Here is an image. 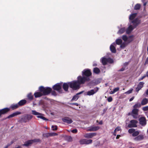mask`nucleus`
Masks as SVG:
<instances>
[{
    "instance_id": "13",
    "label": "nucleus",
    "mask_w": 148,
    "mask_h": 148,
    "mask_svg": "<svg viewBox=\"0 0 148 148\" xmlns=\"http://www.w3.org/2000/svg\"><path fill=\"white\" fill-rule=\"evenodd\" d=\"M99 129V126H92L89 127L88 128L87 130L90 132H93L96 131Z\"/></svg>"
},
{
    "instance_id": "21",
    "label": "nucleus",
    "mask_w": 148,
    "mask_h": 148,
    "mask_svg": "<svg viewBox=\"0 0 148 148\" xmlns=\"http://www.w3.org/2000/svg\"><path fill=\"white\" fill-rule=\"evenodd\" d=\"M62 120L64 122L69 124L73 122L72 120L68 117H66L63 119Z\"/></svg>"
},
{
    "instance_id": "39",
    "label": "nucleus",
    "mask_w": 148,
    "mask_h": 148,
    "mask_svg": "<svg viewBox=\"0 0 148 148\" xmlns=\"http://www.w3.org/2000/svg\"><path fill=\"white\" fill-rule=\"evenodd\" d=\"M120 45V47L121 49H124L125 47L127 45V44L125 43H121Z\"/></svg>"
},
{
    "instance_id": "22",
    "label": "nucleus",
    "mask_w": 148,
    "mask_h": 148,
    "mask_svg": "<svg viewBox=\"0 0 148 148\" xmlns=\"http://www.w3.org/2000/svg\"><path fill=\"white\" fill-rule=\"evenodd\" d=\"M121 129L120 127H117L114 130V132H112L114 136H116L117 134V132L119 131H121Z\"/></svg>"
},
{
    "instance_id": "8",
    "label": "nucleus",
    "mask_w": 148,
    "mask_h": 148,
    "mask_svg": "<svg viewBox=\"0 0 148 148\" xmlns=\"http://www.w3.org/2000/svg\"><path fill=\"white\" fill-rule=\"evenodd\" d=\"M92 142V140L91 139H82L79 141V143L81 145H88L91 144Z\"/></svg>"
},
{
    "instance_id": "30",
    "label": "nucleus",
    "mask_w": 148,
    "mask_h": 148,
    "mask_svg": "<svg viewBox=\"0 0 148 148\" xmlns=\"http://www.w3.org/2000/svg\"><path fill=\"white\" fill-rule=\"evenodd\" d=\"M119 90V87H117L114 88L113 91H111L110 92V94H114L116 92L118 91Z\"/></svg>"
},
{
    "instance_id": "58",
    "label": "nucleus",
    "mask_w": 148,
    "mask_h": 148,
    "mask_svg": "<svg viewBox=\"0 0 148 148\" xmlns=\"http://www.w3.org/2000/svg\"><path fill=\"white\" fill-rule=\"evenodd\" d=\"M146 93L147 95H148V89L147 90L146 92Z\"/></svg>"
},
{
    "instance_id": "5",
    "label": "nucleus",
    "mask_w": 148,
    "mask_h": 148,
    "mask_svg": "<svg viewBox=\"0 0 148 148\" xmlns=\"http://www.w3.org/2000/svg\"><path fill=\"white\" fill-rule=\"evenodd\" d=\"M31 111L32 114L34 115L37 116L38 118H40L44 120H47L46 118L43 116V114L38 112L35 110H32Z\"/></svg>"
},
{
    "instance_id": "45",
    "label": "nucleus",
    "mask_w": 148,
    "mask_h": 148,
    "mask_svg": "<svg viewBox=\"0 0 148 148\" xmlns=\"http://www.w3.org/2000/svg\"><path fill=\"white\" fill-rule=\"evenodd\" d=\"M112 98L111 97H109L108 99V101L109 102H111V101H112Z\"/></svg>"
},
{
    "instance_id": "48",
    "label": "nucleus",
    "mask_w": 148,
    "mask_h": 148,
    "mask_svg": "<svg viewBox=\"0 0 148 148\" xmlns=\"http://www.w3.org/2000/svg\"><path fill=\"white\" fill-rule=\"evenodd\" d=\"M71 132L73 133H76L77 132V130L76 129L73 130L71 131Z\"/></svg>"
},
{
    "instance_id": "50",
    "label": "nucleus",
    "mask_w": 148,
    "mask_h": 148,
    "mask_svg": "<svg viewBox=\"0 0 148 148\" xmlns=\"http://www.w3.org/2000/svg\"><path fill=\"white\" fill-rule=\"evenodd\" d=\"M116 139H117L119 138L121 136L120 135H116Z\"/></svg>"
},
{
    "instance_id": "23",
    "label": "nucleus",
    "mask_w": 148,
    "mask_h": 148,
    "mask_svg": "<svg viewBox=\"0 0 148 148\" xmlns=\"http://www.w3.org/2000/svg\"><path fill=\"white\" fill-rule=\"evenodd\" d=\"M21 114V113L18 112H15V113H13L12 114L9 115L8 117H7L8 118H12L13 117H14L15 116L17 115L18 114Z\"/></svg>"
},
{
    "instance_id": "15",
    "label": "nucleus",
    "mask_w": 148,
    "mask_h": 148,
    "mask_svg": "<svg viewBox=\"0 0 148 148\" xmlns=\"http://www.w3.org/2000/svg\"><path fill=\"white\" fill-rule=\"evenodd\" d=\"M91 74V73L90 70L88 69L84 70L82 72V75H85L87 76H90Z\"/></svg>"
},
{
    "instance_id": "59",
    "label": "nucleus",
    "mask_w": 148,
    "mask_h": 148,
    "mask_svg": "<svg viewBox=\"0 0 148 148\" xmlns=\"http://www.w3.org/2000/svg\"><path fill=\"white\" fill-rule=\"evenodd\" d=\"M97 64H93V66H97Z\"/></svg>"
},
{
    "instance_id": "42",
    "label": "nucleus",
    "mask_w": 148,
    "mask_h": 148,
    "mask_svg": "<svg viewBox=\"0 0 148 148\" xmlns=\"http://www.w3.org/2000/svg\"><path fill=\"white\" fill-rule=\"evenodd\" d=\"M134 131L135 130L134 129L131 128L129 130L128 132L130 134H133V132H134Z\"/></svg>"
},
{
    "instance_id": "2",
    "label": "nucleus",
    "mask_w": 148,
    "mask_h": 148,
    "mask_svg": "<svg viewBox=\"0 0 148 148\" xmlns=\"http://www.w3.org/2000/svg\"><path fill=\"white\" fill-rule=\"evenodd\" d=\"M140 21L137 19L132 21L130 25L126 31V33L129 34L130 33L132 30L140 23Z\"/></svg>"
},
{
    "instance_id": "55",
    "label": "nucleus",
    "mask_w": 148,
    "mask_h": 148,
    "mask_svg": "<svg viewBox=\"0 0 148 148\" xmlns=\"http://www.w3.org/2000/svg\"><path fill=\"white\" fill-rule=\"evenodd\" d=\"M147 63H148V57L147 58L145 62V64H147Z\"/></svg>"
},
{
    "instance_id": "51",
    "label": "nucleus",
    "mask_w": 148,
    "mask_h": 148,
    "mask_svg": "<svg viewBox=\"0 0 148 148\" xmlns=\"http://www.w3.org/2000/svg\"><path fill=\"white\" fill-rule=\"evenodd\" d=\"M128 64V62H126L124 64L123 66H124L125 67Z\"/></svg>"
},
{
    "instance_id": "44",
    "label": "nucleus",
    "mask_w": 148,
    "mask_h": 148,
    "mask_svg": "<svg viewBox=\"0 0 148 148\" xmlns=\"http://www.w3.org/2000/svg\"><path fill=\"white\" fill-rule=\"evenodd\" d=\"M143 110L144 111H147L148 110V106L143 107Z\"/></svg>"
},
{
    "instance_id": "38",
    "label": "nucleus",
    "mask_w": 148,
    "mask_h": 148,
    "mask_svg": "<svg viewBox=\"0 0 148 148\" xmlns=\"http://www.w3.org/2000/svg\"><path fill=\"white\" fill-rule=\"evenodd\" d=\"M141 106V104H140L139 103H137L135 104L134 106V108H139Z\"/></svg>"
},
{
    "instance_id": "27",
    "label": "nucleus",
    "mask_w": 148,
    "mask_h": 148,
    "mask_svg": "<svg viewBox=\"0 0 148 148\" xmlns=\"http://www.w3.org/2000/svg\"><path fill=\"white\" fill-rule=\"evenodd\" d=\"M148 100L146 98H144L143 99L141 102V104L142 105H145L147 103Z\"/></svg>"
},
{
    "instance_id": "54",
    "label": "nucleus",
    "mask_w": 148,
    "mask_h": 148,
    "mask_svg": "<svg viewBox=\"0 0 148 148\" xmlns=\"http://www.w3.org/2000/svg\"><path fill=\"white\" fill-rule=\"evenodd\" d=\"M134 97H132V98H130V100H129V101H132L133 99H134Z\"/></svg>"
},
{
    "instance_id": "56",
    "label": "nucleus",
    "mask_w": 148,
    "mask_h": 148,
    "mask_svg": "<svg viewBox=\"0 0 148 148\" xmlns=\"http://www.w3.org/2000/svg\"><path fill=\"white\" fill-rule=\"evenodd\" d=\"M73 104L75 105L76 106H78V104L77 103H73Z\"/></svg>"
},
{
    "instance_id": "28",
    "label": "nucleus",
    "mask_w": 148,
    "mask_h": 148,
    "mask_svg": "<svg viewBox=\"0 0 148 148\" xmlns=\"http://www.w3.org/2000/svg\"><path fill=\"white\" fill-rule=\"evenodd\" d=\"M137 13H135L131 14L129 16V19L130 21L132 20L136 16Z\"/></svg>"
},
{
    "instance_id": "57",
    "label": "nucleus",
    "mask_w": 148,
    "mask_h": 148,
    "mask_svg": "<svg viewBox=\"0 0 148 148\" xmlns=\"http://www.w3.org/2000/svg\"><path fill=\"white\" fill-rule=\"evenodd\" d=\"M146 75L147 77H148V71L147 72Z\"/></svg>"
},
{
    "instance_id": "11",
    "label": "nucleus",
    "mask_w": 148,
    "mask_h": 148,
    "mask_svg": "<svg viewBox=\"0 0 148 148\" xmlns=\"http://www.w3.org/2000/svg\"><path fill=\"white\" fill-rule=\"evenodd\" d=\"M122 38L124 41L127 43L130 42L133 40L132 36H130L129 37H127L125 35L123 36L122 37Z\"/></svg>"
},
{
    "instance_id": "12",
    "label": "nucleus",
    "mask_w": 148,
    "mask_h": 148,
    "mask_svg": "<svg viewBox=\"0 0 148 148\" xmlns=\"http://www.w3.org/2000/svg\"><path fill=\"white\" fill-rule=\"evenodd\" d=\"M62 86V84L61 83H58L54 85L53 86V88L54 90L60 92V89H61Z\"/></svg>"
},
{
    "instance_id": "36",
    "label": "nucleus",
    "mask_w": 148,
    "mask_h": 148,
    "mask_svg": "<svg viewBox=\"0 0 148 148\" xmlns=\"http://www.w3.org/2000/svg\"><path fill=\"white\" fill-rule=\"evenodd\" d=\"M32 116L31 115H27L25 116V118L28 120H29L32 119Z\"/></svg>"
},
{
    "instance_id": "9",
    "label": "nucleus",
    "mask_w": 148,
    "mask_h": 148,
    "mask_svg": "<svg viewBox=\"0 0 148 148\" xmlns=\"http://www.w3.org/2000/svg\"><path fill=\"white\" fill-rule=\"evenodd\" d=\"M98 88H94L93 89H91L89 91L87 92L86 94L85 95L91 96L93 95L96 93L98 91Z\"/></svg>"
},
{
    "instance_id": "18",
    "label": "nucleus",
    "mask_w": 148,
    "mask_h": 148,
    "mask_svg": "<svg viewBox=\"0 0 148 148\" xmlns=\"http://www.w3.org/2000/svg\"><path fill=\"white\" fill-rule=\"evenodd\" d=\"M140 124L143 126H145L146 124V119L144 117H142L139 119Z\"/></svg>"
},
{
    "instance_id": "32",
    "label": "nucleus",
    "mask_w": 148,
    "mask_h": 148,
    "mask_svg": "<svg viewBox=\"0 0 148 148\" xmlns=\"http://www.w3.org/2000/svg\"><path fill=\"white\" fill-rule=\"evenodd\" d=\"M116 42L117 44L120 45L122 42V41L121 39L118 38L116 40Z\"/></svg>"
},
{
    "instance_id": "17",
    "label": "nucleus",
    "mask_w": 148,
    "mask_h": 148,
    "mask_svg": "<svg viewBox=\"0 0 148 148\" xmlns=\"http://www.w3.org/2000/svg\"><path fill=\"white\" fill-rule=\"evenodd\" d=\"M138 110L136 108L133 109L132 111V115L133 117L136 119L138 115Z\"/></svg>"
},
{
    "instance_id": "26",
    "label": "nucleus",
    "mask_w": 148,
    "mask_h": 148,
    "mask_svg": "<svg viewBox=\"0 0 148 148\" xmlns=\"http://www.w3.org/2000/svg\"><path fill=\"white\" fill-rule=\"evenodd\" d=\"M26 102V101L25 100L23 99L20 101L18 103V105L19 106H21L25 104Z\"/></svg>"
},
{
    "instance_id": "53",
    "label": "nucleus",
    "mask_w": 148,
    "mask_h": 148,
    "mask_svg": "<svg viewBox=\"0 0 148 148\" xmlns=\"http://www.w3.org/2000/svg\"><path fill=\"white\" fill-rule=\"evenodd\" d=\"M84 92V91H81V92H80L77 93V94L78 95H80V94H82Z\"/></svg>"
},
{
    "instance_id": "20",
    "label": "nucleus",
    "mask_w": 148,
    "mask_h": 148,
    "mask_svg": "<svg viewBox=\"0 0 148 148\" xmlns=\"http://www.w3.org/2000/svg\"><path fill=\"white\" fill-rule=\"evenodd\" d=\"M115 43H113L111 44L110 47L111 51L113 53H115L116 52V50L115 47Z\"/></svg>"
},
{
    "instance_id": "52",
    "label": "nucleus",
    "mask_w": 148,
    "mask_h": 148,
    "mask_svg": "<svg viewBox=\"0 0 148 148\" xmlns=\"http://www.w3.org/2000/svg\"><path fill=\"white\" fill-rule=\"evenodd\" d=\"M57 134L56 133H52L51 134V135L52 136H54L57 135Z\"/></svg>"
},
{
    "instance_id": "10",
    "label": "nucleus",
    "mask_w": 148,
    "mask_h": 148,
    "mask_svg": "<svg viewBox=\"0 0 148 148\" xmlns=\"http://www.w3.org/2000/svg\"><path fill=\"white\" fill-rule=\"evenodd\" d=\"M138 121L136 120H132L130 121V123L128 125V127L130 128L137 127L136 124Z\"/></svg>"
},
{
    "instance_id": "41",
    "label": "nucleus",
    "mask_w": 148,
    "mask_h": 148,
    "mask_svg": "<svg viewBox=\"0 0 148 148\" xmlns=\"http://www.w3.org/2000/svg\"><path fill=\"white\" fill-rule=\"evenodd\" d=\"M133 90V89L131 88L129 90H128L127 91L125 92V94H130L132 92Z\"/></svg>"
},
{
    "instance_id": "19",
    "label": "nucleus",
    "mask_w": 148,
    "mask_h": 148,
    "mask_svg": "<svg viewBox=\"0 0 148 148\" xmlns=\"http://www.w3.org/2000/svg\"><path fill=\"white\" fill-rule=\"evenodd\" d=\"M144 84V83L143 82H140L138 84L137 87L136 89V91L138 92V91L143 87Z\"/></svg>"
},
{
    "instance_id": "4",
    "label": "nucleus",
    "mask_w": 148,
    "mask_h": 148,
    "mask_svg": "<svg viewBox=\"0 0 148 148\" xmlns=\"http://www.w3.org/2000/svg\"><path fill=\"white\" fill-rule=\"evenodd\" d=\"M89 79L88 77L79 76L77 77V82L80 85L81 84H84L85 82L88 81Z\"/></svg>"
},
{
    "instance_id": "6",
    "label": "nucleus",
    "mask_w": 148,
    "mask_h": 148,
    "mask_svg": "<svg viewBox=\"0 0 148 148\" xmlns=\"http://www.w3.org/2000/svg\"><path fill=\"white\" fill-rule=\"evenodd\" d=\"M101 63L103 65L106 64L108 62L110 63H112L113 61V60L110 58H107L105 57H103L101 58Z\"/></svg>"
},
{
    "instance_id": "29",
    "label": "nucleus",
    "mask_w": 148,
    "mask_h": 148,
    "mask_svg": "<svg viewBox=\"0 0 148 148\" xmlns=\"http://www.w3.org/2000/svg\"><path fill=\"white\" fill-rule=\"evenodd\" d=\"M125 31V29L124 27L121 28L119 30L117 33L119 34H121L123 33Z\"/></svg>"
},
{
    "instance_id": "31",
    "label": "nucleus",
    "mask_w": 148,
    "mask_h": 148,
    "mask_svg": "<svg viewBox=\"0 0 148 148\" xmlns=\"http://www.w3.org/2000/svg\"><path fill=\"white\" fill-rule=\"evenodd\" d=\"M19 105L18 104H12L10 106V108L12 109H14L17 108L18 107Z\"/></svg>"
},
{
    "instance_id": "24",
    "label": "nucleus",
    "mask_w": 148,
    "mask_h": 148,
    "mask_svg": "<svg viewBox=\"0 0 148 148\" xmlns=\"http://www.w3.org/2000/svg\"><path fill=\"white\" fill-rule=\"evenodd\" d=\"M69 86V82L67 83H64L63 84V88L65 91H66L68 90Z\"/></svg>"
},
{
    "instance_id": "47",
    "label": "nucleus",
    "mask_w": 148,
    "mask_h": 148,
    "mask_svg": "<svg viewBox=\"0 0 148 148\" xmlns=\"http://www.w3.org/2000/svg\"><path fill=\"white\" fill-rule=\"evenodd\" d=\"M146 75H143V77H141V78H140L139 79V81H140V80H141L142 79H143L145 77H146Z\"/></svg>"
},
{
    "instance_id": "63",
    "label": "nucleus",
    "mask_w": 148,
    "mask_h": 148,
    "mask_svg": "<svg viewBox=\"0 0 148 148\" xmlns=\"http://www.w3.org/2000/svg\"><path fill=\"white\" fill-rule=\"evenodd\" d=\"M99 124H102V123H101V122H100V123H99Z\"/></svg>"
},
{
    "instance_id": "25",
    "label": "nucleus",
    "mask_w": 148,
    "mask_h": 148,
    "mask_svg": "<svg viewBox=\"0 0 148 148\" xmlns=\"http://www.w3.org/2000/svg\"><path fill=\"white\" fill-rule=\"evenodd\" d=\"M143 136L142 135H139L134 138V140L135 141H140L143 140Z\"/></svg>"
},
{
    "instance_id": "49",
    "label": "nucleus",
    "mask_w": 148,
    "mask_h": 148,
    "mask_svg": "<svg viewBox=\"0 0 148 148\" xmlns=\"http://www.w3.org/2000/svg\"><path fill=\"white\" fill-rule=\"evenodd\" d=\"M125 69V67L124 66L122 68L120 69L119 70L120 71H124Z\"/></svg>"
},
{
    "instance_id": "14",
    "label": "nucleus",
    "mask_w": 148,
    "mask_h": 148,
    "mask_svg": "<svg viewBox=\"0 0 148 148\" xmlns=\"http://www.w3.org/2000/svg\"><path fill=\"white\" fill-rule=\"evenodd\" d=\"M96 135V133H90L85 134L84 135V136L87 138H92Z\"/></svg>"
},
{
    "instance_id": "64",
    "label": "nucleus",
    "mask_w": 148,
    "mask_h": 148,
    "mask_svg": "<svg viewBox=\"0 0 148 148\" xmlns=\"http://www.w3.org/2000/svg\"><path fill=\"white\" fill-rule=\"evenodd\" d=\"M132 148V147H130V148Z\"/></svg>"
},
{
    "instance_id": "61",
    "label": "nucleus",
    "mask_w": 148,
    "mask_h": 148,
    "mask_svg": "<svg viewBox=\"0 0 148 148\" xmlns=\"http://www.w3.org/2000/svg\"><path fill=\"white\" fill-rule=\"evenodd\" d=\"M146 115L147 116V117H148V113Z\"/></svg>"
},
{
    "instance_id": "46",
    "label": "nucleus",
    "mask_w": 148,
    "mask_h": 148,
    "mask_svg": "<svg viewBox=\"0 0 148 148\" xmlns=\"http://www.w3.org/2000/svg\"><path fill=\"white\" fill-rule=\"evenodd\" d=\"M52 128L53 130H56L57 129V126H52Z\"/></svg>"
},
{
    "instance_id": "60",
    "label": "nucleus",
    "mask_w": 148,
    "mask_h": 148,
    "mask_svg": "<svg viewBox=\"0 0 148 148\" xmlns=\"http://www.w3.org/2000/svg\"><path fill=\"white\" fill-rule=\"evenodd\" d=\"M20 147V146H18L17 147H15V148H19Z\"/></svg>"
},
{
    "instance_id": "3",
    "label": "nucleus",
    "mask_w": 148,
    "mask_h": 148,
    "mask_svg": "<svg viewBox=\"0 0 148 148\" xmlns=\"http://www.w3.org/2000/svg\"><path fill=\"white\" fill-rule=\"evenodd\" d=\"M69 84L70 87L74 90H76L80 88L79 84L77 81H73L69 82Z\"/></svg>"
},
{
    "instance_id": "1",
    "label": "nucleus",
    "mask_w": 148,
    "mask_h": 148,
    "mask_svg": "<svg viewBox=\"0 0 148 148\" xmlns=\"http://www.w3.org/2000/svg\"><path fill=\"white\" fill-rule=\"evenodd\" d=\"M40 91L42 92H36L34 93L35 97H39L43 95H44L49 94L51 90V89L49 87L44 88L43 86H40L39 88Z\"/></svg>"
},
{
    "instance_id": "35",
    "label": "nucleus",
    "mask_w": 148,
    "mask_h": 148,
    "mask_svg": "<svg viewBox=\"0 0 148 148\" xmlns=\"http://www.w3.org/2000/svg\"><path fill=\"white\" fill-rule=\"evenodd\" d=\"M140 5L139 4H136L135 6L134 9L135 10H138L140 9Z\"/></svg>"
},
{
    "instance_id": "40",
    "label": "nucleus",
    "mask_w": 148,
    "mask_h": 148,
    "mask_svg": "<svg viewBox=\"0 0 148 148\" xmlns=\"http://www.w3.org/2000/svg\"><path fill=\"white\" fill-rule=\"evenodd\" d=\"M27 97L29 99H32L33 98V96L31 93H29L27 95Z\"/></svg>"
},
{
    "instance_id": "62",
    "label": "nucleus",
    "mask_w": 148,
    "mask_h": 148,
    "mask_svg": "<svg viewBox=\"0 0 148 148\" xmlns=\"http://www.w3.org/2000/svg\"><path fill=\"white\" fill-rule=\"evenodd\" d=\"M146 3H144V5H146Z\"/></svg>"
},
{
    "instance_id": "33",
    "label": "nucleus",
    "mask_w": 148,
    "mask_h": 148,
    "mask_svg": "<svg viewBox=\"0 0 148 148\" xmlns=\"http://www.w3.org/2000/svg\"><path fill=\"white\" fill-rule=\"evenodd\" d=\"M93 71L95 73L98 74L100 72V71L99 69L96 67L94 68L93 69Z\"/></svg>"
},
{
    "instance_id": "43",
    "label": "nucleus",
    "mask_w": 148,
    "mask_h": 148,
    "mask_svg": "<svg viewBox=\"0 0 148 148\" xmlns=\"http://www.w3.org/2000/svg\"><path fill=\"white\" fill-rule=\"evenodd\" d=\"M13 142V141H12L10 142V143L8 144L5 147H4L3 148H8V147L11 145L12 144Z\"/></svg>"
},
{
    "instance_id": "16",
    "label": "nucleus",
    "mask_w": 148,
    "mask_h": 148,
    "mask_svg": "<svg viewBox=\"0 0 148 148\" xmlns=\"http://www.w3.org/2000/svg\"><path fill=\"white\" fill-rule=\"evenodd\" d=\"M10 109L8 108H5L0 110V117L2 114H4L9 112Z\"/></svg>"
},
{
    "instance_id": "7",
    "label": "nucleus",
    "mask_w": 148,
    "mask_h": 148,
    "mask_svg": "<svg viewBox=\"0 0 148 148\" xmlns=\"http://www.w3.org/2000/svg\"><path fill=\"white\" fill-rule=\"evenodd\" d=\"M40 141V140L38 139L29 140L25 142V143L23 145L27 147L30 145L34 143L38 142Z\"/></svg>"
},
{
    "instance_id": "34",
    "label": "nucleus",
    "mask_w": 148,
    "mask_h": 148,
    "mask_svg": "<svg viewBox=\"0 0 148 148\" xmlns=\"http://www.w3.org/2000/svg\"><path fill=\"white\" fill-rule=\"evenodd\" d=\"M78 96L76 94L75 95L73 96L72 99V101H76L78 98Z\"/></svg>"
},
{
    "instance_id": "37",
    "label": "nucleus",
    "mask_w": 148,
    "mask_h": 148,
    "mask_svg": "<svg viewBox=\"0 0 148 148\" xmlns=\"http://www.w3.org/2000/svg\"><path fill=\"white\" fill-rule=\"evenodd\" d=\"M139 132L138 131H134V132H133V134H132V136H135L139 134Z\"/></svg>"
}]
</instances>
